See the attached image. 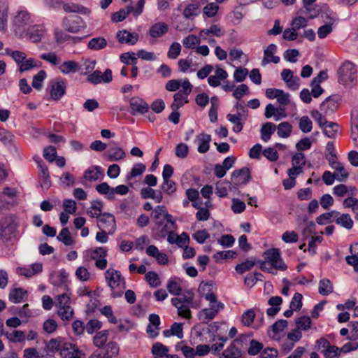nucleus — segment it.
<instances>
[{
	"label": "nucleus",
	"mask_w": 358,
	"mask_h": 358,
	"mask_svg": "<svg viewBox=\"0 0 358 358\" xmlns=\"http://www.w3.org/2000/svg\"><path fill=\"white\" fill-rule=\"evenodd\" d=\"M107 285L110 287L112 292L111 296L113 298L120 297L122 295L121 290L115 291V289H124L125 285L124 278L121 273L112 268H108L104 273Z\"/></svg>",
	"instance_id": "obj_1"
},
{
	"label": "nucleus",
	"mask_w": 358,
	"mask_h": 358,
	"mask_svg": "<svg viewBox=\"0 0 358 358\" xmlns=\"http://www.w3.org/2000/svg\"><path fill=\"white\" fill-rule=\"evenodd\" d=\"M338 82L348 86L354 84L357 79V69L353 63L346 61L338 69Z\"/></svg>",
	"instance_id": "obj_2"
},
{
	"label": "nucleus",
	"mask_w": 358,
	"mask_h": 358,
	"mask_svg": "<svg viewBox=\"0 0 358 358\" xmlns=\"http://www.w3.org/2000/svg\"><path fill=\"white\" fill-rule=\"evenodd\" d=\"M107 252L108 250L106 247H98L94 249H89L85 252V258L87 261L94 260L95 266L101 270H103L107 266Z\"/></svg>",
	"instance_id": "obj_3"
},
{
	"label": "nucleus",
	"mask_w": 358,
	"mask_h": 358,
	"mask_svg": "<svg viewBox=\"0 0 358 358\" xmlns=\"http://www.w3.org/2000/svg\"><path fill=\"white\" fill-rule=\"evenodd\" d=\"M175 348L176 351H181L185 358H193L196 355L203 356L210 352V347L208 345H199L194 350L188 346L184 341L178 342Z\"/></svg>",
	"instance_id": "obj_4"
},
{
	"label": "nucleus",
	"mask_w": 358,
	"mask_h": 358,
	"mask_svg": "<svg viewBox=\"0 0 358 358\" xmlns=\"http://www.w3.org/2000/svg\"><path fill=\"white\" fill-rule=\"evenodd\" d=\"M264 260L268 262L275 268L280 271H285L287 266L281 258L280 250L278 248H271L264 252Z\"/></svg>",
	"instance_id": "obj_5"
},
{
	"label": "nucleus",
	"mask_w": 358,
	"mask_h": 358,
	"mask_svg": "<svg viewBox=\"0 0 358 358\" xmlns=\"http://www.w3.org/2000/svg\"><path fill=\"white\" fill-rule=\"evenodd\" d=\"M63 27L69 32L77 33L85 29L86 25L81 17L71 15L63 20Z\"/></svg>",
	"instance_id": "obj_6"
},
{
	"label": "nucleus",
	"mask_w": 358,
	"mask_h": 358,
	"mask_svg": "<svg viewBox=\"0 0 358 358\" xmlns=\"http://www.w3.org/2000/svg\"><path fill=\"white\" fill-rule=\"evenodd\" d=\"M30 14L27 10H20L13 19V26L17 33L24 32L31 22Z\"/></svg>",
	"instance_id": "obj_7"
},
{
	"label": "nucleus",
	"mask_w": 358,
	"mask_h": 358,
	"mask_svg": "<svg viewBox=\"0 0 358 358\" xmlns=\"http://www.w3.org/2000/svg\"><path fill=\"white\" fill-rule=\"evenodd\" d=\"M341 98L334 94L325 99L320 106V109L324 115L333 114L338 108Z\"/></svg>",
	"instance_id": "obj_8"
},
{
	"label": "nucleus",
	"mask_w": 358,
	"mask_h": 358,
	"mask_svg": "<svg viewBox=\"0 0 358 358\" xmlns=\"http://www.w3.org/2000/svg\"><path fill=\"white\" fill-rule=\"evenodd\" d=\"M97 226L100 230H105L110 234L116 229L115 219L110 213H102L97 220Z\"/></svg>",
	"instance_id": "obj_9"
},
{
	"label": "nucleus",
	"mask_w": 358,
	"mask_h": 358,
	"mask_svg": "<svg viewBox=\"0 0 358 358\" xmlns=\"http://www.w3.org/2000/svg\"><path fill=\"white\" fill-rule=\"evenodd\" d=\"M62 358H85V353L75 345L66 342L60 352Z\"/></svg>",
	"instance_id": "obj_10"
},
{
	"label": "nucleus",
	"mask_w": 358,
	"mask_h": 358,
	"mask_svg": "<svg viewBox=\"0 0 358 358\" xmlns=\"http://www.w3.org/2000/svg\"><path fill=\"white\" fill-rule=\"evenodd\" d=\"M129 106L131 108V114L136 115L137 114H145L149 110V105L146 101L138 97L134 96L129 100Z\"/></svg>",
	"instance_id": "obj_11"
},
{
	"label": "nucleus",
	"mask_w": 358,
	"mask_h": 358,
	"mask_svg": "<svg viewBox=\"0 0 358 358\" xmlns=\"http://www.w3.org/2000/svg\"><path fill=\"white\" fill-rule=\"evenodd\" d=\"M113 79L112 71L110 69H106L103 73L100 71H94L92 73L90 74L87 80L93 84L97 85L101 83H110Z\"/></svg>",
	"instance_id": "obj_12"
},
{
	"label": "nucleus",
	"mask_w": 358,
	"mask_h": 358,
	"mask_svg": "<svg viewBox=\"0 0 358 358\" xmlns=\"http://www.w3.org/2000/svg\"><path fill=\"white\" fill-rule=\"evenodd\" d=\"M250 179V170L247 167L235 170L231 173V180L236 185H245Z\"/></svg>",
	"instance_id": "obj_13"
},
{
	"label": "nucleus",
	"mask_w": 358,
	"mask_h": 358,
	"mask_svg": "<svg viewBox=\"0 0 358 358\" xmlns=\"http://www.w3.org/2000/svg\"><path fill=\"white\" fill-rule=\"evenodd\" d=\"M241 346L242 342L241 341H233L230 345L224 350L220 358H240L242 355Z\"/></svg>",
	"instance_id": "obj_14"
},
{
	"label": "nucleus",
	"mask_w": 358,
	"mask_h": 358,
	"mask_svg": "<svg viewBox=\"0 0 358 358\" xmlns=\"http://www.w3.org/2000/svg\"><path fill=\"white\" fill-rule=\"evenodd\" d=\"M66 83L62 80H56L51 83L50 96L53 100H59L65 94Z\"/></svg>",
	"instance_id": "obj_15"
},
{
	"label": "nucleus",
	"mask_w": 358,
	"mask_h": 358,
	"mask_svg": "<svg viewBox=\"0 0 358 358\" xmlns=\"http://www.w3.org/2000/svg\"><path fill=\"white\" fill-rule=\"evenodd\" d=\"M45 33V29L43 26L36 24L29 27L27 29V36L33 43L41 41Z\"/></svg>",
	"instance_id": "obj_16"
},
{
	"label": "nucleus",
	"mask_w": 358,
	"mask_h": 358,
	"mask_svg": "<svg viewBox=\"0 0 358 358\" xmlns=\"http://www.w3.org/2000/svg\"><path fill=\"white\" fill-rule=\"evenodd\" d=\"M276 50V45L271 43L268 45L266 49L264 51V57L262 61V66H266L271 62L274 64H278L280 62V57L274 55Z\"/></svg>",
	"instance_id": "obj_17"
},
{
	"label": "nucleus",
	"mask_w": 358,
	"mask_h": 358,
	"mask_svg": "<svg viewBox=\"0 0 358 358\" xmlns=\"http://www.w3.org/2000/svg\"><path fill=\"white\" fill-rule=\"evenodd\" d=\"M116 38L120 43L133 45L138 41V34L137 33H130L127 30H121L117 32Z\"/></svg>",
	"instance_id": "obj_18"
},
{
	"label": "nucleus",
	"mask_w": 358,
	"mask_h": 358,
	"mask_svg": "<svg viewBox=\"0 0 358 358\" xmlns=\"http://www.w3.org/2000/svg\"><path fill=\"white\" fill-rule=\"evenodd\" d=\"M38 165L40 167L38 176L41 182V187L48 189L51 186V181L48 167L42 160L38 162Z\"/></svg>",
	"instance_id": "obj_19"
},
{
	"label": "nucleus",
	"mask_w": 358,
	"mask_h": 358,
	"mask_svg": "<svg viewBox=\"0 0 358 358\" xmlns=\"http://www.w3.org/2000/svg\"><path fill=\"white\" fill-rule=\"evenodd\" d=\"M103 177V172L99 166H92L87 169L83 175V178L89 181H96Z\"/></svg>",
	"instance_id": "obj_20"
},
{
	"label": "nucleus",
	"mask_w": 358,
	"mask_h": 358,
	"mask_svg": "<svg viewBox=\"0 0 358 358\" xmlns=\"http://www.w3.org/2000/svg\"><path fill=\"white\" fill-rule=\"evenodd\" d=\"M169 27L165 22H157L151 26L149 34L152 38H159L168 32Z\"/></svg>",
	"instance_id": "obj_21"
},
{
	"label": "nucleus",
	"mask_w": 358,
	"mask_h": 358,
	"mask_svg": "<svg viewBox=\"0 0 358 358\" xmlns=\"http://www.w3.org/2000/svg\"><path fill=\"white\" fill-rule=\"evenodd\" d=\"M162 334L166 338L174 336L181 339L183 338V324L174 322L169 329L164 330Z\"/></svg>",
	"instance_id": "obj_22"
},
{
	"label": "nucleus",
	"mask_w": 358,
	"mask_h": 358,
	"mask_svg": "<svg viewBox=\"0 0 358 358\" xmlns=\"http://www.w3.org/2000/svg\"><path fill=\"white\" fill-rule=\"evenodd\" d=\"M171 303L173 306L177 308L178 314L179 316H181L186 319L191 318V317H192V315H191L192 313L190 310V308H192L191 305L180 303V300H178L177 298L171 299Z\"/></svg>",
	"instance_id": "obj_23"
},
{
	"label": "nucleus",
	"mask_w": 358,
	"mask_h": 358,
	"mask_svg": "<svg viewBox=\"0 0 358 358\" xmlns=\"http://www.w3.org/2000/svg\"><path fill=\"white\" fill-rule=\"evenodd\" d=\"M199 145L197 150L199 153L203 154L207 152L210 148V143L211 141V136L208 134L201 133L197 136Z\"/></svg>",
	"instance_id": "obj_24"
},
{
	"label": "nucleus",
	"mask_w": 358,
	"mask_h": 358,
	"mask_svg": "<svg viewBox=\"0 0 358 358\" xmlns=\"http://www.w3.org/2000/svg\"><path fill=\"white\" fill-rule=\"evenodd\" d=\"M162 215H164V219L168 222V224H171L172 227L176 225L175 221L173 220V217L166 210L165 206H157L152 213V215L155 220H159Z\"/></svg>",
	"instance_id": "obj_25"
},
{
	"label": "nucleus",
	"mask_w": 358,
	"mask_h": 358,
	"mask_svg": "<svg viewBox=\"0 0 358 358\" xmlns=\"http://www.w3.org/2000/svg\"><path fill=\"white\" fill-rule=\"evenodd\" d=\"M205 299L209 301V308L210 310L215 311L216 310V313L217 314L219 311L222 310L224 308V305L223 303L217 301V296L213 292H208L205 294Z\"/></svg>",
	"instance_id": "obj_26"
},
{
	"label": "nucleus",
	"mask_w": 358,
	"mask_h": 358,
	"mask_svg": "<svg viewBox=\"0 0 358 358\" xmlns=\"http://www.w3.org/2000/svg\"><path fill=\"white\" fill-rule=\"evenodd\" d=\"M107 159L110 162H115L125 157L124 151L119 146H111L107 151Z\"/></svg>",
	"instance_id": "obj_27"
},
{
	"label": "nucleus",
	"mask_w": 358,
	"mask_h": 358,
	"mask_svg": "<svg viewBox=\"0 0 358 358\" xmlns=\"http://www.w3.org/2000/svg\"><path fill=\"white\" fill-rule=\"evenodd\" d=\"M212 34L217 37H222L224 34V31L217 24H213L208 29H204L201 30L199 35L200 36L206 40V36Z\"/></svg>",
	"instance_id": "obj_28"
},
{
	"label": "nucleus",
	"mask_w": 358,
	"mask_h": 358,
	"mask_svg": "<svg viewBox=\"0 0 358 358\" xmlns=\"http://www.w3.org/2000/svg\"><path fill=\"white\" fill-rule=\"evenodd\" d=\"M66 343L62 337H57L50 339L45 345L47 350L51 353H55L58 351L61 352L63 345Z\"/></svg>",
	"instance_id": "obj_29"
},
{
	"label": "nucleus",
	"mask_w": 358,
	"mask_h": 358,
	"mask_svg": "<svg viewBox=\"0 0 358 358\" xmlns=\"http://www.w3.org/2000/svg\"><path fill=\"white\" fill-rule=\"evenodd\" d=\"M321 127L323 134L328 138H335L339 130V125L334 122H327Z\"/></svg>",
	"instance_id": "obj_30"
},
{
	"label": "nucleus",
	"mask_w": 358,
	"mask_h": 358,
	"mask_svg": "<svg viewBox=\"0 0 358 358\" xmlns=\"http://www.w3.org/2000/svg\"><path fill=\"white\" fill-rule=\"evenodd\" d=\"M27 296V291L22 288H14L11 289L9 293V300L14 303H18L23 301Z\"/></svg>",
	"instance_id": "obj_31"
},
{
	"label": "nucleus",
	"mask_w": 358,
	"mask_h": 358,
	"mask_svg": "<svg viewBox=\"0 0 358 358\" xmlns=\"http://www.w3.org/2000/svg\"><path fill=\"white\" fill-rule=\"evenodd\" d=\"M107 46V41L103 37H94L90 39L87 48L93 51L103 50Z\"/></svg>",
	"instance_id": "obj_32"
},
{
	"label": "nucleus",
	"mask_w": 358,
	"mask_h": 358,
	"mask_svg": "<svg viewBox=\"0 0 358 358\" xmlns=\"http://www.w3.org/2000/svg\"><path fill=\"white\" fill-rule=\"evenodd\" d=\"M275 129L276 126L272 122H268L264 124L260 130L262 141L264 142L268 141Z\"/></svg>",
	"instance_id": "obj_33"
},
{
	"label": "nucleus",
	"mask_w": 358,
	"mask_h": 358,
	"mask_svg": "<svg viewBox=\"0 0 358 358\" xmlns=\"http://www.w3.org/2000/svg\"><path fill=\"white\" fill-rule=\"evenodd\" d=\"M5 336L11 343H24L26 336L23 331L14 330L12 332L6 331Z\"/></svg>",
	"instance_id": "obj_34"
},
{
	"label": "nucleus",
	"mask_w": 358,
	"mask_h": 358,
	"mask_svg": "<svg viewBox=\"0 0 358 358\" xmlns=\"http://www.w3.org/2000/svg\"><path fill=\"white\" fill-rule=\"evenodd\" d=\"M258 312H260L259 308H251L244 312L241 317L243 324L247 327L251 326Z\"/></svg>",
	"instance_id": "obj_35"
},
{
	"label": "nucleus",
	"mask_w": 358,
	"mask_h": 358,
	"mask_svg": "<svg viewBox=\"0 0 358 358\" xmlns=\"http://www.w3.org/2000/svg\"><path fill=\"white\" fill-rule=\"evenodd\" d=\"M334 221L338 225L347 229H351L353 227V221L349 214H340L334 216Z\"/></svg>",
	"instance_id": "obj_36"
},
{
	"label": "nucleus",
	"mask_w": 358,
	"mask_h": 358,
	"mask_svg": "<svg viewBox=\"0 0 358 358\" xmlns=\"http://www.w3.org/2000/svg\"><path fill=\"white\" fill-rule=\"evenodd\" d=\"M109 331L108 330H103L97 332L93 337V344L99 348H103L108 338Z\"/></svg>",
	"instance_id": "obj_37"
},
{
	"label": "nucleus",
	"mask_w": 358,
	"mask_h": 358,
	"mask_svg": "<svg viewBox=\"0 0 358 358\" xmlns=\"http://www.w3.org/2000/svg\"><path fill=\"white\" fill-rule=\"evenodd\" d=\"M20 66V71L24 72L29 71L33 68H40L42 66L41 62L36 60L33 58H29L27 59H24L22 62Z\"/></svg>",
	"instance_id": "obj_38"
},
{
	"label": "nucleus",
	"mask_w": 358,
	"mask_h": 358,
	"mask_svg": "<svg viewBox=\"0 0 358 358\" xmlns=\"http://www.w3.org/2000/svg\"><path fill=\"white\" fill-rule=\"evenodd\" d=\"M334 291V287L330 280L327 278L321 279L319 281L318 292L323 296H327L331 294Z\"/></svg>",
	"instance_id": "obj_39"
},
{
	"label": "nucleus",
	"mask_w": 358,
	"mask_h": 358,
	"mask_svg": "<svg viewBox=\"0 0 358 358\" xmlns=\"http://www.w3.org/2000/svg\"><path fill=\"white\" fill-rule=\"evenodd\" d=\"M169 350L168 347L159 342H156L152 345L151 352L155 358H162L168 354Z\"/></svg>",
	"instance_id": "obj_40"
},
{
	"label": "nucleus",
	"mask_w": 358,
	"mask_h": 358,
	"mask_svg": "<svg viewBox=\"0 0 358 358\" xmlns=\"http://www.w3.org/2000/svg\"><path fill=\"white\" fill-rule=\"evenodd\" d=\"M60 71L64 74L75 73L79 69L78 64L73 60L63 62L59 67Z\"/></svg>",
	"instance_id": "obj_41"
},
{
	"label": "nucleus",
	"mask_w": 358,
	"mask_h": 358,
	"mask_svg": "<svg viewBox=\"0 0 358 358\" xmlns=\"http://www.w3.org/2000/svg\"><path fill=\"white\" fill-rule=\"evenodd\" d=\"M188 96L184 92H178L173 95V103L171 105V109H179L182 107L185 103H187Z\"/></svg>",
	"instance_id": "obj_42"
},
{
	"label": "nucleus",
	"mask_w": 358,
	"mask_h": 358,
	"mask_svg": "<svg viewBox=\"0 0 358 358\" xmlns=\"http://www.w3.org/2000/svg\"><path fill=\"white\" fill-rule=\"evenodd\" d=\"M133 6H128L124 9H120L113 14L111 20L115 22L123 21L130 13H131Z\"/></svg>",
	"instance_id": "obj_43"
},
{
	"label": "nucleus",
	"mask_w": 358,
	"mask_h": 358,
	"mask_svg": "<svg viewBox=\"0 0 358 358\" xmlns=\"http://www.w3.org/2000/svg\"><path fill=\"white\" fill-rule=\"evenodd\" d=\"M194 292L191 290L185 291L180 297H176L178 300H180V303L191 305L192 308H198L199 305L193 303Z\"/></svg>",
	"instance_id": "obj_44"
},
{
	"label": "nucleus",
	"mask_w": 358,
	"mask_h": 358,
	"mask_svg": "<svg viewBox=\"0 0 358 358\" xmlns=\"http://www.w3.org/2000/svg\"><path fill=\"white\" fill-rule=\"evenodd\" d=\"M276 128L277 134L281 138L289 137L292 130V126L288 122L280 123Z\"/></svg>",
	"instance_id": "obj_45"
},
{
	"label": "nucleus",
	"mask_w": 358,
	"mask_h": 358,
	"mask_svg": "<svg viewBox=\"0 0 358 358\" xmlns=\"http://www.w3.org/2000/svg\"><path fill=\"white\" fill-rule=\"evenodd\" d=\"M288 323L285 320H278L276 321L271 327V331L273 335L271 336L274 340H278L279 338H276V335L284 331V329L287 327Z\"/></svg>",
	"instance_id": "obj_46"
},
{
	"label": "nucleus",
	"mask_w": 358,
	"mask_h": 358,
	"mask_svg": "<svg viewBox=\"0 0 358 358\" xmlns=\"http://www.w3.org/2000/svg\"><path fill=\"white\" fill-rule=\"evenodd\" d=\"M57 239L66 246L72 245L73 244V240L71 236L68 228H63L57 236Z\"/></svg>",
	"instance_id": "obj_47"
},
{
	"label": "nucleus",
	"mask_w": 358,
	"mask_h": 358,
	"mask_svg": "<svg viewBox=\"0 0 358 358\" xmlns=\"http://www.w3.org/2000/svg\"><path fill=\"white\" fill-rule=\"evenodd\" d=\"M339 215V212L338 211H331L329 213H325L321 214L316 219V222L318 224H325L329 222H331L334 220V216Z\"/></svg>",
	"instance_id": "obj_48"
},
{
	"label": "nucleus",
	"mask_w": 358,
	"mask_h": 358,
	"mask_svg": "<svg viewBox=\"0 0 358 358\" xmlns=\"http://www.w3.org/2000/svg\"><path fill=\"white\" fill-rule=\"evenodd\" d=\"M217 315V314L216 313V310L213 311L210 308H206L199 311L198 314V317L203 323H208L210 320L214 319Z\"/></svg>",
	"instance_id": "obj_49"
},
{
	"label": "nucleus",
	"mask_w": 358,
	"mask_h": 358,
	"mask_svg": "<svg viewBox=\"0 0 358 358\" xmlns=\"http://www.w3.org/2000/svg\"><path fill=\"white\" fill-rule=\"evenodd\" d=\"M5 53L11 57L18 65L26 59V54L20 50H12L10 48H6Z\"/></svg>",
	"instance_id": "obj_50"
},
{
	"label": "nucleus",
	"mask_w": 358,
	"mask_h": 358,
	"mask_svg": "<svg viewBox=\"0 0 358 358\" xmlns=\"http://www.w3.org/2000/svg\"><path fill=\"white\" fill-rule=\"evenodd\" d=\"M145 166L142 163H138L134 165L131 171L127 173L126 179L130 180L133 178L142 175L145 171Z\"/></svg>",
	"instance_id": "obj_51"
},
{
	"label": "nucleus",
	"mask_w": 358,
	"mask_h": 358,
	"mask_svg": "<svg viewBox=\"0 0 358 358\" xmlns=\"http://www.w3.org/2000/svg\"><path fill=\"white\" fill-rule=\"evenodd\" d=\"M161 188L165 194L172 195L176 192L177 187L176 183L174 181L169 179L163 180Z\"/></svg>",
	"instance_id": "obj_52"
},
{
	"label": "nucleus",
	"mask_w": 358,
	"mask_h": 358,
	"mask_svg": "<svg viewBox=\"0 0 358 358\" xmlns=\"http://www.w3.org/2000/svg\"><path fill=\"white\" fill-rule=\"evenodd\" d=\"M227 119L229 122L234 124L233 131L235 133H239L242 131L244 125V121H241V119L235 117L233 114H228L227 115Z\"/></svg>",
	"instance_id": "obj_53"
},
{
	"label": "nucleus",
	"mask_w": 358,
	"mask_h": 358,
	"mask_svg": "<svg viewBox=\"0 0 358 358\" xmlns=\"http://www.w3.org/2000/svg\"><path fill=\"white\" fill-rule=\"evenodd\" d=\"M118 352V345L115 342L110 341L106 345V352L103 355L106 358H112L116 356Z\"/></svg>",
	"instance_id": "obj_54"
},
{
	"label": "nucleus",
	"mask_w": 358,
	"mask_h": 358,
	"mask_svg": "<svg viewBox=\"0 0 358 358\" xmlns=\"http://www.w3.org/2000/svg\"><path fill=\"white\" fill-rule=\"evenodd\" d=\"M14 313L18 315L22 319L25 318V322H27L28 318L32 316V312L29 309V305L27 303L24 304L22 307L15 308Z\"/></svg>",
	"instance_id": "obj_55"
},
{
	"label": "nucleus",
	"mask_w": 358,
	"mask_h": 358,
	"mask_svg": "<svg viewBox=\"0 0 358 358\" xmlns=\"http://www.w3.org/2000/svg\"><path fill=\"white\" fill-rule=\"evenodd\" d=\"M299 127L303 133H308L312 130L313 122L308 116H303L299 120Z\"/></svg>",
	"instance_id": "obj_56"
},
{
	"label": "nucleus",
	"mask_w": 358,
	"mask_h": 358,
	"mask_svg": "<svg viewBox=\"0 0 358 358\" xmlns=\"http://www.w3.org/2000/svg\"><path fill=\"white\" fill-rule=\"evenodd\" d=\"M181 52V45L178 42H173L171 44L168 52L167 57L169 59H176L180 54Z\"/></svg>",
	"instance_id": "obj_57"
},
{
	"label": "nucleus",
	"mask_w": 358,
	"mask_h": 358,
	"mask_svg": "<svg viewBox=\"0 0 358 358\" xmlns=\"http://www.w3.org/2000/svg\"><path fill=\"white\" fill-rule=\"evenodd\" d=\"M311 320L308 316H301L296 321V325L299 330L306 331L310 328Z\"/></svg>",
	"instance_id": "obj_58"
},
{
	"label": "nucleus",
	"mask_w": 358,
	"mask_h": 358,
	"mask_svg": "<svg viewBox=\"0 0 358 358\" xmlns=\"http://www.w3.org/2000/svg\"><path fill=\"white\" fill-rule=\"evenodd\" d=\"M58 315L62 320L69 321L73 317V310L71 306L59 308L58 309Z\"/></svg>",
	"instance_id": "obj_59"
},
{
	"label": "nucleus",
	"mask_w": 358,
	"mask_h": 358,
	"mask_svg": "<svg viewBox=\"0 0 358 358\" xmlns=\"http://www.w3.org/2000/svg\"><path fill=\"white\" fill-rule=\"evenodd\" d=\"M255 266V262L252 260H246L236 266L235 270L239 274H243L246 271H250Z\"/></svg>",
	"instance_id": "obj_60"
},
{
	"label": "nucleus",
	"mask_w": 358,
	"mask_h": 358,
	"mask_svg": "<svg viewBox=\"0 0 358 358\" xmlns=\"http://www.w3.org/2000/svg\"><path fill=\"white\" fill-rule=\"evenodd\" d=\"M166 288L169 292L174 296H180L181 294V287L175 280L170 279L167 283Z\"/></svg>",
	"instance_id": "obj_61"
},
{
	"label": "nucleus",
	"mask_w": 358,
	"mask_h": 358,
	"mask_svg": "<svg viewBox=\"0 0 358 358\" xmlns=\"http://www.w3.org/2000/svg\"><path fill=\"white\" fill-rule=\"evenodd\" d=\"M145 280L152 287H157L161 284L157 273L154 271H149L146 273Z\"/></svg>",
	"instance_id": "obj_62"
},
{
	"label": "nucleus",
	"mask_w": 358,
	"mask_h": 358,
	"mask_svg": "<svg viewBox=\"0 0 358 358\" xmlns=\"http://www.w3.org/2000/svg\"><path fill=\"white\" fill-rule=\"evenodd\" d=\"M199 13V6L194 3L187 5L183 10L182 15L185 18L188 19L192 16H196Z\"/></svg>",
	"instance_id": "obj_63"
},
{
	"label": "nucleus",
	"mask_w": 358,
	"mask_h": 358,
	"mask_svg": "<svg viewBox=\"0 0 358 358\" xmlns=\"http://www.w3.org/2000/svg\"><path fill=\"white\" fill-rule=\"evenodd\" d=\"M102 327V322L98 320H90L85 326V330L89 334H92L96 331L100 329Z\"/></svg>",
	"instance_id": "obj_64"
}]
</instances>
